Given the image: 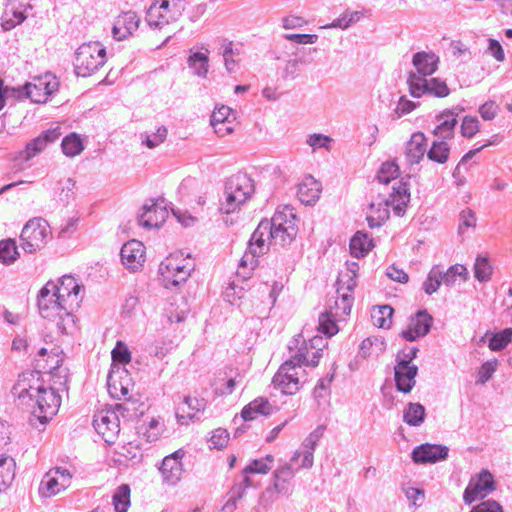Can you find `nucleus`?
Segmentation results:
<instances>
[{
  "mask_svg": "<svg viewBox=\"0 0 512 512\" xmlns=\"http://www.w3.org/2000/svg\"><path fill=\"white\" fill-rule=\"evenodd\" d=\"M192 269V261L182 253L170 254L160 264L159 273L165 287L177 286L186 281Z\"/></svg>",
  "mask_w": 512,
  "mask_h": 512,
  "instance_id": "423d86ee",
  "label": "nucleus"
},
{
  "mask_svg": "<svg viewBox=\"0 0 512 512\" xmlns=\"http://www.w3.org/2000/svg\"><path fill=\"white\" fill-rule=\"evenodd\" d=\"M441 281H443V274L437 268H433L428 274L427 279L423 283V288L427 294H432L437 291Z\"/></svg>",
  "mask_w": 512,
  "mask_h": 512,
  "instance_id": "e2e57ef3",
  "label": "nucleus"
},
{
  "mask_svg": "<svg viewBox=\"0 0 512 512\" xmlns=\"http://www.w3.org/2000/svg\"><path fill=\"white\" fill-rule=\"evenodd\" d=\"M474 274L479 281H486L490 278L492 274V266L490 265L487 257H477L474 266Z\"/></svg>",
  "mask_w": 512,
  "mask_h": 512,
  "instance_id": "bf43d9fd",
  "label": "nucleus"
},
{
  "mask_svg": "<svg viewBox=\"0 0 512 512\" xmlns=\"http://www.w3.org/2000/svg\"><path fill=\"white\" fill-rule=\"evenodd\" d=\"M397 389L403 393H409L415 386V377L418 372L416 365L407 360H400L394 368Z\"/></svg>",
  "mask_w": 512,
  "mask_h": 512,
  "instance_id": "4be33fe9",
  "label": "nucleus"
},
{
  "mask_svg": "<svg viewBox=\"0 0 512 512\" xmlns=\"http://www.w3.org/2000/svg\"><path fill=\"white\" fill-rule=\"evenodd\" d=\"M335 314L332 312H324L319 316V326L318 330L327 335L328 337H332L336 335L339 331L338 325L336 323Z\"/></svg>",
  "mask_w": 512,
  "mask_h": 512,
  "instance_id": "8fccbe9b",
  "label": "nucleus"
},
{
  "mask_svg": "<svg viewBox=\"0 0 512 512\" xmlns=\"http://www.w3.org/2000/svg\"><path fill=\"white\" fill-rule=\"evenodd\" d=\"M61 136L60 128L55 127L44 131L38 137L34 138L26 144L23 151L20 152V158L29 161L37 154L42 152L49 143L56 141Z\"/></svg>",
  "mask_w": 512,
  "mask_h": 512,
  "instance_id": "aec40b11",
  "label": "nucleus"
},
{
  "mask_svg": "<svg viewBox=\"0 0 512 512\" xmlns=\"http://www.w3.org/2000/svg\"><path fill=\"white\" fill-rule=\"evenodd\" d=\"M130 487L127 484L119 486L113 495V505L116 512H127L130 506Z\"/></svg>",
  "mask_w": 512,
  "mask_h": 512,
  "instance_id": "a18cd8bd",
  "label": "nucleus"
},
{
  "mask_svg": "<svg viewBox=\"0 0 512 512\" xmlns=\"http://www.w3.org/2000/svg\"><path fill=\"white\" fill-rule=\"evenodd\" d=\"M272 244H275V237L271 231L270 222L261 221L251 236L249 250L254 255H263Z\"/></svg>",
  "mask_w": 512,
  "mask_h": 512,
  "instance_id": "f3484780",
  "label": "nucleus"
},
{
  "mask_svg": "<svg viewBox=\"0 0 512 512\" xmlns=\"http://www.w3.org/2000/svg\"><path fill=\"white\" fill-rule=\"evenodd\" d=\"M163 12L165 11L161 10V7H156L154 4L147 11L146 20L149 29L145 37L151 45L159 46L170 37L168 25L172 22L171 16L164 15Z\"/></svg>",
  "mask_w": 512,
  "mask_h": 512,
  "instance_id": "9d476101",
  "label": "nucleus"
},
{
  "mask_svg": "<svg viewBox=\"0 0 512 512\" xmlns=\"http://www.w3.org/2000/svg\"><path fill=\"white\" fill-rule=\"evenodd\" d=\"M111 355L114 364L126 365L131 361V352L127 345L122 341H118L116 343Z\"/></svg>",
  "mask_w": 512,
  "mask_h": 512,
  "instance_id": "13d9d810",
  "label": "nucleus"
},
{
  "mask_svg": "<svg viewBox=\"0 0 512 512\" xmlns=\"http://www.w3.org/2000/svg\"><path fill=\"white\" fill-rule=\"evenodd\" d=\"M26 19L24 13L14 6H6L2 16V28L10 30Z\"/></svg>",
  "mask_w": 512,
  "mask_h": 512,
  "instance_id": "79ce46f5",
  "label": "nucleus"
},
{
  "mask_svg": "<svg viewBox=\"0 0 512 512\" xmlns=\"http://www.w3.org/2000/svg\"><path fill=\"white\" fill-rule=\"evenodd\" d=\"M62 149L65 155L73 157L84 149L82 139L76 133L67 135L62 141Z\"/></svg>",
  "mask_w": 512,
  "mask_h": 512,
  "instance_id": "3c124183",
  "label": "nucleus"
},
{
  "mask_svg": "<svg viewBox=\"0 0 512 512\" xmlns=\"http://www.w3.org/2000/svg\"><path fill=\"white\" fill-rule=\"evenodd\" d=\"M184 455V450L179 449L163 459L160 472L168 483L175 484L181 479L183 472L181 459Z\"/></svg>",
  "mask_w": 512,
  "mask_h": 512,
  "instance_id": "b1692460",
  "label": "nucleus"
},
{
  "mask_svg": "<svg viewBox=\"0 0 512 512\" xmlns=\"http://www.w3.org/2000/svg\"><path fill=\"white\" fill-rule=\"evenodd\" d=\"M413 64L422 76H428L437 70L438 58L432 53L418 52L413 57Z\"/></svg>",
  "mask_w": 512,
  "mask_h": 512,
  "instance_id": "f704fd0d",
  "label": "nucleus"
},
{
  "mask_svg": "<svg viewBox=\"0 0 512 512\" xmlns=\"http://www.w3.org/2000/svg\"><path fill=\"white\" fill-rule=\"evenodd\" d=\"M321 192V183L311 175H307L298 185L297 195L302 203L312 205L320 198Z\"/></svg>",
  "mask_w": 512,
  "mask_h": 512,
  "instance_id": "bb28decb",
  "label": "nucleus"
},
{
  "mask_svg": "<svg viewBox=\"0 0 512 512\" xmlns=\"http://www.w3.org/2000/svg\"><path fill=\"white\" fill-rule=\"evenodd\" d=\"M209 442L211 447L222 449L229 442V433L225 429L217 428L212 432Z\"/></svg>",
  "mask_w": 512,
  "mask_h": 512,
  "instance_id": "774afa93",
  "label": "nucleus"
},
{
  "mask_svg": "<svg viewBox=\"0 0 512 512\" xmlns=\"http://www.w3.org/2000/svg\"><path fill=\"white\" fill-rule=\"evenodd\" d=\"M73 479V473L62 467L50 469L43 477L40 489L47 497L58 495L67 490Z\"/></svg>",
  "mask_w": 512,
  "mask_h": 512,
  "instance_id": "f8f14e48",
  "label": "nucleus"
},
{
  "mask_svg": "<svg viewBox=\"0 0 512 512\" xmlns=\"http://www.w3.org/2000/svg\"><path fill=\"white\" fill-rule=\"evenodd\" d=\"M59 83L51 74H45L33 79L25 85L27 96L35 103H44L49 96L58 90Z\"/></svg>",
  "mask_w": 512,
  "mask_h": 512,
  "instance_id": "4468645a",
  "label": "nucleus"
},
{
  "mask_svg": "<svg viewBox=\"0 0 512 512\" xmlns=\"http://www.w3.org/2000/svg\"><path fill=\"white\" fill-rule=\"evenodd\" d=\"M269 222L275 237V245L291 243L298 233V218L294 208L290 206L279 208Z\"/></svg>",
  "mask_w": 512,
  "mask_h": 512,
  "instance_id": "39448f33",
  "label": "nucleus"
},
{
  "mask_svg": "<svg viewBox=\"0 0 512 512\" xmlns=\"http://www.w3.org/2000/svg\"><path fill=\"white\" fill-rule=\"evenodd\" d=\"M35 367L40 371L52 373L62 366L65 354L61 347L52 341L38 340L31 346Z\"/></svg>",
  "mask_w": 512,
  "mask_h": 512,
  "instance_id": "20e7f679",
  "label": "nucleus"
},
{
  "mask_svg": "<svg viewBox=\"0 0 512 512\" xmlns=\"http://www.w3.org/2000/svg\"><path fill=\"white\" fill-rule=\"evenodd\" d=\"M425 409L418 403H410L404 411V421L410 426H418L424 421Z\"/></svg>",
  "mask_w": 512,
  "mask_h": 512,
  "instance_id": "de8ad7c7",
  "label": "nucleus"
},
{
  "mask_svg": "<svg viewBox=\"0 0 512 512\" xmlns=\"http://www.w3.org/2000/svg\"><path fill=\"white\" fill-rule=\"evenodd\" d=\"M167 136V129L164 127H159L155 132L152 134H147L145 136V139L143 140V143L150 149H153L160 144H162Z\"/></svg>",
  "mask_w": 512,
  "mask_h": 512,
  "instance_id": "69168bd1",
  "label": "nucleus"
},
{
  "mask_svg": "<svg viewBox=\"0 0 512 512\" xmlns=\"http://www.w3.org/2000/svg\"><path fill=\"white\" fill-rule=\"evenodd\" d=\"M389 203L381 199L373 201L368 208L366 220L371 228L379 227L389 218Z\"/></svg>",
  "mask_w": 512,
  "mask_h": 512,
  "instance_id": "7c9ffc66",
  "label": "nucleus"
},
{
  "mask_svg": "<svg viewBox=\"0 0 512 512\" xmlns=\"http://www.w3.org/2000/svg\"><path fill=\"white\" fill-rule=\"evenodd\" d=\"M140 19L136 13L128 11L120 14L114 22L112 33L115 39L124 40L138 31Z\"/></svg>",
  "mask_w": 512,
  "mask_h": 512,
  "instance_id": "5701e85b",
  "label": "nucleus"
},
{
  "mask_svg": "<svg viewBox=\"0 0 512 512\" xmlns=\"http://www.w3.org/2000/svg\"><path fill=\"white\" fill-rule=\"evenodd\" d=\"M122 263L131 270L143 267L146 261V249L141 241L130 240L121 249Z\"/></svg>",
  "mask_w": 512,
  "mask_h": 512,
  "instance_id": "a211bd4d",
  "label": "nucleus"
},
{
  "mask_svg": "<svg viewBox=\"0 0 512 512\" xmlns=\"http://www.w3.org/2000/svg\"><path fill=\"white\" fill-rule=\"evenodd\" d=\"M512 341V328H506L499 333L494 334L489 340V349L500 351Z\"/></svg>",
  "mask_w": 512,
  "mask_h": 512,
  "instance_id": "6e6d98bb",
  "label": "nucleus"
},
{
  "mask_svg": "<svg viewBox=\"0 0 512 512\" xmlns=\"http://www.w3.org/2000/svg\"><path fill=\"white\" fill-rule=\"evenodd\" d=\"M468 271L467 268L461 264H456L450 267L447 272L443 275V282L446 285H453L455 282H464L467 280Z\"/></svg>",
  "mask_w": 512,
  "mask_h": 512,
  "instance_id": "5fc2aeb1",
  "label": "nucleus"
},
{
  "mask_svg": "<svg viewBox=\"0 0 512 512\" xmlns=\"http://www.w3.org/2000/svg\"><path fill=\"white\" fill-rule=\"evenodd\" d=\"M245 290L243 287L237 286L234 283L226 288L225 295L228 301L233 305H242V300L245 298Z\"/></svg>",
  "mask_w": 512,
  "mask_h": 512,
  "instance_id": "338daca9",
  "label": "nucleus"
},
{
  "mask_svg": "<svg viewBox=\"0 0 512 512\" xmlns=\"http://www.w3.org/2000/svg\"><path fill=\"white\" fill-rule=\"evenodd\" d=\"M108 391L110 395L118 400L128 399L129 384L116 379L113 376L108 378Z\"/></svg>",
  "mask_w": 512,
  "mask_h": 512,
  "instance_id": "864d4df0",
  "label": "nucleus"
},
{
  "mask_svg": "<svg viewBox=\"0 0 512 512\" xmlns=\"http://www.w3.org/2000/svg\"><path fill=\"white\" fill-rule=\"evenodd\" d=\"M246 201L247 200L243 199L242 197L237 196L236 194H233L232 192H229V190L225 189L224 199L220 204V211L226 215L238 213L241 209V206Z\"/></svg>",
  "mask_w": 512,
  "mask_h": 512,
  "instance_id": "a19ab883",
  "label": "nucleus"
},
{
  "mask_svg": "<svg viewBox=\"0 0 512 512\" xmlns=\"http://www.w3.org/2000/svg\"><path fill=\"white\" fill-rule=\"evenodd\" d=\"M387 201L398 216L402 215L410 201V193L408 192L407 185L400 183L397 187H394L390 199Z\"/></svg>",
  "mask_w": 512,
  "mask_h": 512,
  "instance_id": "c9c22d12",
  "label": "nucleus"
},
{
  "mask_svg": "<svg viewBox=\"0 0 512 512\" xmlns=\"http://www.w3.org/2000/svg\"><path fill=\"white\" fill-rule=\"evenodd\" d=\"M50 234L49 224L45 220H30L21 233L22 248L29 253L41 250L47 244Z\"/></svg>",
  "mask_w": 512,
  "mask_h": 512,
  "instance_id": "1a4fd4ad",
  "label": "nucleus"
},
{
  "mask_svg": "<svg viewBox=\"0 0 512 512\" xmlns=\"http://www.w3.org/2000/svg\"><path fill=\"white\" fill-rule=\"evenodd\" d=\"M19 257L15 240L5 239L0 241V261L4 264H12Z\"/></svg>",
  "mask_w": 512,
  "mask_h": 512,
  "instance_id": "c03bdc74",
  "label": "nucleus"
},
{
  "mask_svg": "<svg viewBox=\"0 0 512 512\" xmlns=\"http://www.w3.org/2000/svg\"><path fill=\"white\" fill-rule=\"evenodd\" d=\"M427 150L426 137L423 133H415L411 136L406 146V159L410 164H418Z\"/></svg>",
  "mask_w": 512,
  "mask_h": 512,
  "instance_id": "c85d7f7f",
  "label": "nucleus"
},
{
  "mask_svg": "<svg viewBox=\"0 0 512 512\" xmlns=\"http://www.w3.org/2000/svg\"><path fill=\"white\" fill-rule=\"evenodd\" d=\"M316 445V439L310 436L304 443L303 447L295 451L290 459L291 464H299L300 468L308 469L313 465V453Z\"/></svg>",
  "mask_w": 512,
  "mask_h": 512,
  "instance_id": "2f4dec72",
  "label": "nucleus"
},
{
  "mask_svg": "<svg viewBox=\"0 0 512 512\" xmlns=\"http://www.w3.org/2000/svg\"><path fill=\"white\" fill-rule=\"evenodd\" d=\"M272 412V406L267 399L257 398L246 405L241 412V416L245 421H252L259 415H269Z\"/></svg>",
  "mask_w": 512,
  "mask_h": 512,
  "instance_id": "72a5a7b5",
  "label": "nucleus"
},
{
  "mask_svg": "<svg viewBox=\"0 0 512 512\" xmlns=\"http://www.w3.org/2000/svg\"><path fill=\"white\" fill-rule=\"evenodd\" d=\"M294 472L291 464L280 465L273 473V487L278 493L286 494L292 488Z\"/></svg>",
  "mask_w": 512,
  "mask_h": 512,
  "instance_id": "c756f323",
  "label": "nucleus"
},
{
  "mask_svg": "<svg viewBox=\"0 0 512 512\" xmlns=\"http://www.w3.org/2000/svg\"><path fill=\"white\" fill-rule=\"evenodd\" d=\"M83 286L72 276L48 282L39 292L38 307L42 317L55 323L62 333L75 325L74 313L80 308Z\"/></svg>",
  "mask_w": 512,
  "mask_h": 512,
  "instance_id": "f257e3e1",
  "label": "nucleus"
},
{
  "mask_svg": "<svg viewBox=\"0 0 512 512\" xmlns=\"http://www.w3.org/2000/svg\"><path fill=\"white\" fill-rule=\"evenodd\" d=\"M394 310L389 305L373 308L371 318L373 324L378 328L389 329L393 323Z\"/></svg>",
  "mask_w": 512,
  "mask_h": 512,
  "instance_id": "4c0bfd02",
  "label": "nucleus"
},
{
  "mask_svg": "<svg viewBox=\"0 0 512 512\" xmlns=\"http://www.w3.org/2000/svg\"><path fill=\"white\" fill-rule=\"evenodd\" d=\"M189 65L199 76H205L208 71V57L206 54L196 52L189 57Z\"/></svg>",
  "mask_w": 512,
  "mask_h": 512,
  "instance_id": "052dcab7",
  "label": "nucleus"
},
{
  "mask_svg": "<svg viewBox=\"0 0 512 512\" xmlns=\"http://www.w3.org/2000/svg\"><path fill=\"white\" fill-rule=\"evenodd\" d=\"M496 490V482L493 475L486 469L471 477L467 485L463 500L466 504H471L478 499H483Z\"/></svg>",
  "mask_w": 512,
  "mask_h": 512,
  "instance_id": "9b49d317",
  "label": "nucleus"
},
{
  "mask_svg": "<svg viewBox=\"0 0 512 512\" xmlns=\"http://www.w3.org/2000/svg\"><path fill=\"white\" fill-rule=\"evenodd\" d=\"M356 265H353L355 267ZM357 271L355 268H345L342 270L339 274L338 280H337V293H350L352 294V291L357 285Z\"/></svg>",
  "mask_w": 512,
  "mask_h": 512,
  "instance_id": "58836bf2",
  "label": "nucleus"
},
{
  "mask_svg": "<svg viewBox=\"0 0 512 512\" xmlns=\"http://www.w3.org/2000/svg\"><path fill=\"white\" fill-rule=\"evenodd\" d=\"M106 62V50L98 42L82 44L77 52L74 69L78 76L89 77Z\"/></svg>",
  "mask_w": 512,
  "mask_h": 512,
  "instance_id": "7ed1b4c3",
  "label": "nucleus"
},
{
  "mask_svg": "<svg viewBox=\"0 0 512 512\" xmlns=\"http://www.w3.org/2000/svg\"><path fill=\"white\" fill-rule=\"evenodd\" d=\"M306 382V370L293 358L285 361L273 377L274 386L288 395L297 393Z\"/></svg>",
  "mask_w": 512,
  "mask_h": 512,
  "instance_id": "f03ea898",
  "label": "nucleus"
},
{
  "mask_svg": "<svg viewBox=\"0 0 512 512\" xmlns=\"http://www.w3.org/2000/svg\"><path fill=\"white\" fill-rule=\"evenodd\" d=\"M225 189L233 194L248 200L254 192V184L250 177L244 173H238L229 178Z\"/></svg>",
  "mask_w": 512,
  "mask_h": 512,
  "instance_id": "cd10ccee",
  "label": "nucleus"
},
{
  "mask_svg": "<svg viewBox=\"0 0 512 512\" xmlns=\"http://www.w3.org/2000/svg\"><path fill=\"white\" fill-rule=\"evenodd\" d=\"M432 322V317L426 311H419L410 318L409 324L401 332V336L407 341H415L429 332Z\"/></svg>",
  "mask_w": 512,
  "mask_h": 512,
  "instance_id": "412c9836",
  "label": "nucleus"
},
{
  "mask_svg": "<svg viewBox=\"0 0 512 512\" xmlns=\"http://www.w3.org/2000/svg\"><path fill=\"white\" fill-rule=\"evenodd\" d=\"M327 343L322 336H314L305 341L298 352L292 357L302 366H316Z\"/></svg>",
  "mask_w": 512,
  "mask_h": 512,
  "instance_id": "2eb2a0df",
  "label": "nucleus"
},
{
  "mask_svg": "<svg viewBox=\"0 0 512 512\" xmlns=\"http://www.w3.org/2000/svg\"><path fill=\"white\" fill-rule=\"evenodd\" d=\"M211 125L216 134L224 137L232 133L238 126L235 114L228 106H220L216 108L211 115Z\"/></svg>",
  "mask_w": 512,
  "mask_h": 512,
  "instance_id": "6ab92c4d",
  "label": "nucleus"
},
{
  "mask_svg": "<svg viewBox=\"0 0 512 512\" xmlns=\"http://www.w3.org/2000/svg\"><path fill=\"white\" fill-rule=\"evenodd\" d=\"M428 80L416 74H411L409 78V90L412 96L421 97L428 90Z\"/></svg>",
  "mask_w": 512,
  "mask_h": 512,
  "instance_id": "680f3d73",
  "label": "nucleus"
},
{
  "mask_svg": "<svg viewBox=\"0 0 512 512\" xmlns=\"http://www.w3.org/2000/svg\"><path fill=\"white\" fill-rule=\"evenodd\" d=\"M95 430L108 444H114L120 434L118 414L110 409L100 410L93 420Z\"/></svg>",
  "mask_w": 512,
  "mask_h": 512,
  "instance_id": "ddd939ff",
  "label": "nucleus"
},
{
  "mask_svg": "<svg viewBox=\"0 0 512 512\" xmlns=\"http://www.w3.org/2000/svg\"><path fill=\"white\" fill-rule=\"evenodd\" d=\"M274 462H275L274 456L271 454H268L265 457H262L259 459L252 460L249 463V465H247L243 469V474L245 475V477H244L245 486L248 487L251 484L250 478L247 476L248 474L266 475L271 471L272 467L274 466Z\"/></svg>",
  "mask_w": 512,
  "mask_h": 512,
  "instance_id": "473e14b6",
  "label": "nucleus"
},
{
  "mask_svg": "<svg viewBox=\"0 0 512 512\" xmlns=\"http://www.w3.org/2000/svg\"><path fill=\"white\" fill-rule=\"evenodd\" d=\"M167 217L168 211L165 207L152 203L143 207L139 222L145 228H158L166 221Z\"/></svg>",
  "mask_w": 512,
  "mask_h": 512,
  "instance_id": "a878e982",
  "label": "nucleus"
},
{
  "mask_svg": "<svg viewBox=\"0 0 512 512\" xmlns=\"http://www.w3.org/2000/svg\"><path fill=\"white\" fill-rule=\"evenodd\" d=\"M448 455V448L437 444H423L415 448L412 458L416 463H435L443 460Z\"/></svg>",
  "mask_w": 512,
  "mask_h": 512,
  "instance_id": "393cba45",
  "label": "nucleus"
},
{
  "mask_svg": "<svg viewBox=\"0 0 512 512\" xmlns=\"http://www.w3.org/2000/svg\"><path fill=\"white\" fill-rule=\"evenodd\" d=\"M440 119H443L441 123L435 128L434 134L444 138H449L453 134V130L457 124V120L453 113L445 112L442 113Z\"/></svg>",
  "mask_w": 512,
  "mask_h": 512,
  "instance_id": "09e8293b",
  "label": "nucleus"
},
{
  "mask_svg": "<svg viewBox=\"0 0 512 512\" xmlns=\"http://www.w3.org/2000/svg\"><path fill=\"white\" fill-rule=\"evenodd\" d=\"M44 386L45 382L39 371L25 372L18 376L12 394L19 406L28 407Z\"/></svg>",
  "mask_w": 512,
  "mask_h": 512,
  "instance_id": "0eeeda50",
  "label": "nucleus"
},
{
  "mask_svg": "<svg viewBox=\"0 0 512 512\" xmlns=\"http://www.w3.org/2000/svg\"><path fill=\"white\" fill-rule=\"evenodd\" d=\"M206 400L198 395H188L177 406L176 418L181 424H188L193 421L195 417L206 408Z\"/></svg>",
  "mask_w": 512,
  "mask_h": 512,
  "instance_id": "dca6fc26",
  "label": "nucleus"
},
{
  "mask_svg": "<svg viewBox=\"0 0 512 512\" xmlns=\"http://www.w3.org/2000/svg\"><path fill=\"white\" fill-rule=\"evenodd\" d=\"M373 246L372 239L362 232H357L350 240V252L357 258L365 256Z\"/></svg>",
  "mask_w": 512,
  "mask_h": 512,
  "instance_id": "e433bc0d",
  "label": "nucleus"
},
{
  "mask_svg": "<svg viewBox=\"0 0 512 512\" xmlns=\"http://www.w3.org/2000/svg\"><path fill=\"white\" fill-rule=\"evenodd\" d=\"M238 376V373H236L235 377H230L226 380L225 377H217L214 382L215 391L216 393L220 395H228L231 394L234 390V387L236 385V377Z\"/></svg>",
  "mask_w": 512,
  "mask_h": 512,
  "instance_id": "0e129e2a",
  "label": "nucleus"
},
{
  "mask_svg": "<svg viewBox=\"0 0 512 512\" xmlns=\"http://www.w3.org/2000/svg\"><path fill=\"white\" fill-rule=\"evenodd\" d=\"M449 152L450 149L446 142H434L430 150L427 152V156L432 161L444 164L448 160Z\"/></svg>",
  "mask_w": 512,
  "mask_h": 512,
  "instance_id": "603ef678",
  "label": "nucleus"
},
{
  "mask_svg": "<svg viewBox=\"0 0 512 512\" xmlns=\"http://www.w3.org/2000/svg\"><path fill=\"white\" fill-rule=\"evenodd\" d=\"M15 476V461L8 456L0 455V491L6 489Z\"/></svg>",
  "mask_w": 512,
  "mask_h": 512,
  "instance_id": "ea45409f",
  "label": "nucleus"
},
{
  "mask_svg": "<svg viewBox=\"0 0 512 512\" xmlns=\"http://www.w3.org/2000/svg\"><path fill=\"white\" fill-rule=\"evenodd\" d=\"M31 403L27 408L40 423L45 424L57 414L61 405V397L53 388L45 385Z\"/></svg>",
  "mask_w": 512,
  "mask_h": 512,
  "instance_id": "6e6552de",
  "label": "nucleus"
},
{
  "mask_svg": "<svg viewBox=\"0 0 512 512\" xmlns=\"http://www.w3.org/2000/svg\"><path fill=\"white\" fill-rule=\"evenodd\" d=\"M399 176V167L394 162H385L379 169L377 179L379 182L388 184Z\"/></svg>",
  "mask_w": 512,
  "mask_h": 512,
  "instance_id": "4d7b16f0",
  "label": "nucleus"
},
{
  "mask_svg": "<svg viewBox=\"0 0 512 512\" xmlns=\"http://www.w3.org/2000/svg\"><path fill=\"white\" fill-rule=\"evenodd\" d=\"M337 298L334 302V307L330 309L335 311V316L341 318L346 317L350 314L352 303H353V295L347 292L337 293Z\"/></svg>",
  "mask_w": 512,
  "mask_h": 512,
  "instance_id": "49530a36",
  "label": "nucleus"
},
{
  "mask_svg": "<svg viewBox=\"0 0 512 512\" xmlns=\"http://www.w3.org/2000/svg\"><path fill=\"white\" fill-rule=\"evenodd\" d=\"M156 7H161V10H164V15H170L171 21H176L184 11V1L183 0H160L154 3Z\"/></svg>",
  "mask_w": 512,
  "mask_h": 512,
  "instance_id": "37998d69",
  "label": "nucleus"
}]
</instances>
